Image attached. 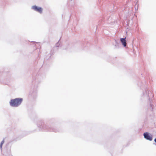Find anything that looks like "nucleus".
<instances>
[{"instance_id": "f257e3e1", "label": "nucleus", "mask_w": 156, "mask_h": 156, "mask_svg": "<svg viewBox=\"0 0 156 156\" xmlns=\"http://www.w3.org/2000/svg\"><path fill=\"white\" fill-rule=\"evenodd\" d=\"M21 101L22 99H19L16 98L12 100L10 102V104L12 106L17 107L20 104Z\"/></svg>"}, {"instance_id": "f03ea898", "label": "nucleus", "mask_w": 156, "mask_h": 156, "mask_svg": "<svg viewBox=\"0 0 156 156\" xmlns=\"http://www.w3.org/2000/svg\"><path fill=\"white\" fill-rule=\"evenodd\" d=\"M32 8L35 11H37L40 13H42L43 9L40 7L34 5L32 7Z\"/></svg>"}, {"instance_id": "7ed1b4c3", "label": "nucleus", "mask_w": 156, "mask_h": 156, "mask_svg": "<svg viewBox=\"0 0 156 156\" xmlns=\"http://www.w3.org/2000/svg\"><path fill=\"white\" fill-rule=\"evenodd\" d=\"M144 135L145 138L150 140H152V137L150 136L147 133H144Z\"/></svg>"}, {"instance_id": "20e7f679", "label": "nucleus", "mask_w": 156, "mask_h": 156, "mask_svg": "<svg viewBox=\"0 0 156 156\" xmlns=\"http://www.w3.org/2000/svg\"><path fill=\"white\" fill-rule=\"evenodd\" d=\"M126 37L124 38H121L120 41L122 44V45L124 47H126V41L125 40Z\"/></svg>"}, {"instance_id": "39448f33", "label": "nucleus", "mask_w": 156, "mask_h": 156, "mask_svg": "<svg viewBox=\"0 0 156 156\" xmlns=\"http://www.w3.org/2000/svg\"><path fill=\"white\" fill-rule=\"evenodd\" d=\"M2 144H1V143L0 144V147L2 148Z\"/></svg>"}, {"instance_id": "423d86ee", "label": "nucleus", "mask_w": 156, "mask_h": 156, "mask_svg": "<svg viewBox=\"0 0 156 156\" xmlns=\"http://www.w3.org/2000/svg\"><path fill=\"white\" fill-rule=\"evenodd\" d=\"M4 140H3V141H2L1 142V144H4Z\"/></svg>"}, {"instance_id": "0eeeda50", "label": "nucleus", "mask_w": 156, "mask_h": 156, "mask_svg": "<svg viewBox=\"0 0 156 156\" xmlns=\"http://www.w3.org/2000/svg\"><path fill=\"white\" fill-rule=\"evenodd\" d=\"M154 141L156 143V138H155L154 139Z\"/></svg>"}]
</instances>
